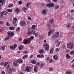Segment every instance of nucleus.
I'll return each instance as SVG.
<instances>
[{
    "mask_svg": "<svg viewBox=\"0 0 74 74\" xmlns=\"http://www.w3.org/2000/svg\"><path fill=\"white\" fill-rule=\"evenodd\" d=\"M37 58H40V54H38L37 56Z\"/></svg>",
    "mask_w": 74,
    "mask_h": 74,
    "instance_id": "nucleus-62",
    "label": "nucleus"
},
{
    "mask_svg": "<svg viewBox=\"0 0 74 74\" xmlns=\"http://www.w3.org/2000/svg\"><path fill=\"white\" fill-rule=\"evenodd\" d=\"M2 12H3L4 15H6L7 14V12L5 11H3Z\"/></svg>",
    "mask_w": 74,
    "mask_h": 74,
    "instance_id": "nucleus-47",
    "label": "nucleus"
},
{
    "mask_svg": "<svg viewBox=\"0 0 74 74\" xmlns=\"http://www.w3.org/2000/svg\"><path fill=\"white\" fill-rule=\"evenodd\" d=\"M55 5V4L53 3H48L46 5V6L47 7H53Z\"/></svg>",
    "mask_w": 74,
    "mask_h": 74,
    "instance_id": "nucleus-6",
    "label": "nucleus"
},
{
    "mask_svg": "<svg viewBox=\"0 0 74 74\" xmlns=\"http://www.w3.org/2000/svg\"><path fill=\"white\" fill-rule=\"evenodd\" d=\"M53 68H50L49 69V70L50 71H53Z\"/></svg>",
    "mask_w": 74,
    "mask_h": 74,
    "instance_id": "nucleus-43",
    "label": "nucleus"
},
{
    "mask_svg": "<svg viewBox=\"0 0 74 74\" xmlns=\"http://www.w3.org/2000/svg\"><path fill=\"white\" fill-rule=\"evenodd\" d=\"M34 38V36H32L29 38V41H31L32 40H33Z\"/></svg>",
    "mask_w": 74,
    "mask_h": 74,
    "instance_id": "nucleus-14",
    "label": "nucleus"
},
{
    "mask_svg": "<svg viewBox=\"0 0 74 74\" xmlns=\"http://www.w3.org/2000/svg\"><path fill=\"white\" fill-rule=\"evenodd\" d=\"M3 21H0V25H3Z\"/></svg>",
    "mask_w": 74,
    "mask_h": 74,
    "instance_id": "nucleus-53",
    "label": "nucleus"
},
{
    "mask_svg": "<svg viewBox=\"0 0 74 74\" xmlns=\"http://www.w3.org/2000/svg\"><path fill=\"white\" fill-rule=\"evenodd\" d=\"M7 34L9 36L5 38V40L6 41L10 39V37H12V36H14V33L12 32H7Z\"/></svg>",
    "mask_w": 74,
    "mask_h": 74,
    "instance_id": "nucleus-1",
    "label": "nucleus"
},
{
    "mask_svg": "<svg viewBox=\"0 0 74 74\" xmlns=\"http://www.w3.org/2000/svg\"><path fill=\"white\" fill-rule=\"evenodd\" d=\"M49 23L51 24H52V23H53V19H50Z\"/></svg>",
    "mask_w": 74,
    "mask_h": 74,
    "instance_id": "nucleus-32",
    "label": "nucleus"
},
{
    "mask_svg": "<svg viewBox=\"0 0 74 74\" xmlns=\"http://www.w3.org/2000/svg\"><path fill=\"white\" fill-rule=\"evenodd\" d=\"M69 54L71 55H74V50L71 51L69 53Z\"/></svg>",
    "mask_w": 74,
    "mask_h": 74,
    "instance_id": "nucleus-26",
    "label": "nucleus"
},
{
    "mask_svg": "<svg viewBox=\"0 0 74 74\" xmlns=\"http://www.w3.org/2000/svg\"><path fill=\"white\" fill-rule=\"evenodd\" d=\"M9 29L10 30H13L15 29V27H9Z\"/></svg>",
    "mask_w": 74,
    "mask_h": 74,
    "instance_id": "nucleus-22",
    "label": "nucleus"
},
{
    "mask_svg": "<svg viewBox=\"0 0 74 74\" xmlns=\"http://www.w3.org/2000/svg\"><path fill=\"white\" fill-rule=\"evenodd\" d=\"M40 66L41 67H42L43 66H44V64H42L41 65H40Z\"/></svg>",
    "mask_w": 74,
    "mask_h": 74,
    "instance_id": "nucleus-54",
    "label": "nucleus"
},
{
    "mask_svg": "<svg viewBox=\"0 0 74 74\" xmlns=\"http://www.w3.org/2000/svg\"><path fill=\"white\" fill-rule=\"evenodd\" d=\"M35 28H36V25H33L32 26V27H31V29H33V30H35Z\"/></svg>",
    "mask_w": 74,
    "mask_h": 74,
    "instance_id": "nucleus-23",
    "label": "nucleus"
},
{
    "mask_svg": "<svg viewBox=\"0 0 74 74\" xmlns=\"http://www.w3.org/2000/svg\"><path fill=\"white\" fill-rule=\"evenodd\" d=\"M30 3H27V5H26L27 7H29V6L30 5Z\"/></svg>",
    "mask_w": 74,
    "mask_h": 74,
    "instance_id": "nucleus-48",
    "label": "nucleus"
},
{
    "mask_svg": "<svg viewBox=\"0 0 74 74\" xmlns=\"http://www.w3.org/2000/svg\"><path fill=\"white\" fill-rule=\"evenodd\" d=\"M18 3L20 4H22V1H18Z\"/></svg>",
    "mask_w": 74,
    "mask_h": 74,
    "instance_id": "nucleus-60",
    "label": "nucleus"
},
{
    "mask_svg": "<svg viewBox=\"0 0 74 74\" xmlns=\"http://www.w3.org/2000/svg\"><path fill=\"white\" fill-rule=\"evenodd\" d=\"M7 12H12V9H7Z\"/></svg>",
    "mask_w": 74,
    "mask_h": 74,
    "instance_id": "nucleus-29",
    "label": "nucleus"
},
{
    "mask_svg": "<svg viewBox=\"0 0 74 74\" xmlns=\"http://www.w3.org/2000/svg\"><path fill=\"white\" fill-rule=\"evenodd\" d=\"M4 14L3 12H1L0 13V16H1V17H3V15H4Z\"/></svg>",
    "mask_w": 74,
    "mask_h": 74,
    "instance_id": "nucleus-33",
    "label": "nucleus"
},
{
    "mask_svg": "<svg viewBox=\"0 0 74 74\" xmlns=\"http://www.w3.org/2000/svg\"><path fill=\"white\" fill-rule=\"evenodd\" d=\"M52 33L49 31L48 32V36H51V35H52Z\"/></svg>",
    "mask_w": 74,
    "mask_h": 74,
    "instance_id": "nucleus-31",
    "label": "nucleus"
},
{
    "mask_svg": "<svg viewBox=\"0 0 74 74\" xmlns=\"http://www.w3.org/2000/svg\"><path fill=\"white\" fill-rule=\"evenodd\" d=\"M31 42V41H30L29 40L25 39L24 40L23 42L25 44H30Z\"/></svg>",
    "mask_w": 74,
    "mask_h": 74,
    "instance_id": "nucleus-7",
    "label": "nucleus"
},
{
    "mask_svg": "<svg viewBox=\"0 0 74 74\" xmlns=\"http://www.w3.org/2000/svg\"><path fill=\"white\" fill-rule=\"evenodd\" d=\"M13 65L14 66H15V67L17 66H18V63H17V62H13Z\"/></svg>",
    "mask_w": 74,
    "mask_h": 74,
    "instance_id": "nucleus-21",
    "label": "nucleus"
},
{
    "mask_svg": "<svg viewBox=\"0 0 74 74\" xmlns=\"http://www.w3.org/2000/svg\"><path fill=\"white\" fill-rule=\"evenodd\" d=\"M67 27H71V23H68L66 25Z\"/></svg>",
    "mask_w": 74,
    "mask_h": 74,
    "instance_id": "nucleus-24",
    "label": "nucleus"
},
{
    "mask_svg": "<svg viewBox=\"0 0 74 74\" xmlns=\"http://www.w3.org/2000/svg\"><path fill=\"white\" fill-rule=\"evenodd\" d=\"M36 64L37 66H38V65H39L40 64V63L39 62H37V63Z\"/></svg>",
    "mask_w": 74,
    "mask_h": 74,
    "instance_id": "nucleus-58",
    "label": "nucleus"
},
{
    "mask_svg": "<svg viewBox=\"0 0 74 74\" xmlns=\"http://www.w3.org/2000/svg\"><path fill=\"white\" fill-rule=\"evenodd\" d=\"M13 21H16L18 20V18H13Z\"/></svg>",
    "mask_w": 74,
    "mask_h": 74,
    "instance_id": "nucleus-41",
    "label": "nucleus"
},
{
    "mask_svg": "<svg viewBox=\"0 0 74 74\" xmlns=\"http://www.w3.org/2000/svg\"><path fill=\"white\" fill-rule=\"evenodd\" d=\"M19 50H21L22 49V46H19Z\"/></svg>",
    "mask_w": 74,
    "mask_h": 74,
    "instance_id": "nucleus-44",
    "label": "nucleus"
},
{
    "mask_svg": "<svg viewBox=\"0 0 74 74\" xmlns=\"http://www.w3.org/2000/svg\"><path fill=\"white\" fill-rule=\"evenodd\" d=\"M16 44H15L13 46H11L10 47V48L12 50H13V49H15L16 48Z\"/></svg>",
    "mask_w": 74,
    "mask_h": 74,
    "instance_id": "nucleus-9",
    "label": "nucleus"
},
{
    "mask_svg": "<svg viewBox=\"0 0 74 74\" xmlns=\"http://www.w3.org/2000/svg\"><path fill=\"white\" fill-rule=\"evenodd\" d=\"M34 35H35V37H37L38 36V34L37 33H35V34H34Z\"/></svg>",
    "mask_w": 74,
    "mask_h": 74,
    "instance_id": "nucleus-51",
    "label": "nucleus"
},
{
    "mask_svg": "<svg viewBox=\"0 0 74 74\" xmlns=\"http://www.w3.org/2000/svg\"><path fill=\"white\" fill-rule=\"evenodd\" d=\"M60 43H61V42H59L58 43V46H57V47H59V45H60Z\"/></svg>",
    "mask_w": 74,
    "mask_h": 74,
    "instance_id": "nucleus-56",
    "label": "nucleus"
},
{
    "mask_svg": "<svg viewBox=\"0 0 74 74\" xmlns=\"http://www.w3.org/2000/svg\"><path fill=\"white\" fill-rule=\"evenodd\" d=\"M66 47L65 45H63L62 48H63V49H65V48H66Z\"/></svg>",
    "mask_w": 74,
    "mask_h": 74,
    "instance_id": "nucleus-50",
    "label": "nucleus"
},
{
    "mask_svg": "<svg viewBox=\"0 0 74 74\" xmlns=\"http://www.w3.org/2000/svg\"><path fill=\"white\" fill-rule=\"evenodd\" d=\"M28 52H27V51H25L24 52V54H27Z\"/></svg>",
    "mask_w": 74,
    "mask_h": 74,
    "instance_id": "nucleus-52",
    "label": "nucleus"
},
{
    "mask_svg": "<svg viewBox=\"0 0 74 74\" xmlns=\"http://www.w3.org/2000/svg\"><path fill=\"white\" fill-rule=\"evenodd\" d=\"M15 11L16 12H19V10L17 8L16 9Z\"/></svg>",
    "mask_w": 74,
    "mask_h": 74,
    "instance_id": "nucleus-39",
    "label": "nucleus"
},
{
    "mask_svg": "<svg viewBox=\"0 0 74 74\" xmlns=\"http://www.w3.org/2000/svg\"><path fill=\"white\" fill-rule=\"evenodd\" d=\"M1 74H5V72L4 71H3L2 72Z\"/></svg>",
    "mask_w": 74,
    "mask_h": 74,
    "instance_id": "nucleus-64",
    "label": "nucleus"
},
{
    "mask_svg": "<svg viewBox=\"0 0 74 74\" xmlns=\"http://www.w3.org/2000/svg\"><path fill=\"white\" fill-rule=\"evenodd\" d=\"M7 68L8 69H10V64H8V66H7Z\"/></svg>",
    "mask_w": 74,
    "mask_h": 74,
    "instance_id": "nucleus-59",
    "label": "nucleus"
},
{
    "mask_svg": "<svg viewBox=\"0 0 74 74\" xmlns=\"http://www.w3.org/2000/svg\"><path fill=\"white\" fill-rule=\"evenodd\" d=\"M66 74H71V73L70 71H67L66 72Z\"/></svg>",
    "mask_w": 74,
    "mask_h": 74,
    "instance_id": "nucleus-46",
    "label": "nucleus"
},
{
    "mask_svg": "<svg viewBox=\"0 0 74 74\" xmlns=\"http://www.w3.org/2000/svg\"><path fill=\"white\" fill-rule=\"evenodd\" d=\"M49 61L50 63H52V59H50L49 60Z\"/></svg>",
    "mask_w": 74,
    "mask_h": 74,
    "instance_id": "nucleus-57",
    "label": "nucleus"
},
{
    "mask_svg": "<svg viewBox=\"0 0 74 74\" xmlns=\"http://www.w3.org/2000/svg\"><path fill=\"white\" fill-rule=\"evenodd\" d=\"M1 65H3V66H4V67H6L7 65L8 64V63L7 62H3L2 61L1 62Z\"/></svg>",
    "mask_w": 74,
    "mask_h": 74,
    "instance_id": "nucleus-11",
    "label": "nucleus"
},
{
    "mask_svg": "<svg viewBox=\"0 0 74 74\" xmlns=\"http://www.w3.org/2000/svg\"><path fill=\"white\" fill-rule=\"evenodd\" d=\"M47 26L48 27V30H49V29H50L51 27V25H50L49 24H47Z\"/></svg>",
    "mask_w": 74,
    "mask_h": 74,
    "instance_id": "nucleus-16",
    "label": "nucleus"
},
{
    "mask_svg": "<svg viewBox=\"0 0 74 74\" xmlns=\"http://www.w3.org/2000/svg\"><path fill=\"white\" fill-rule=\"evenodd\" d=\"M20 29L21 28L20 27H18L16 28V31H19Z\"/></svg>",
    "mask_w": 74,
    "mask_h": 74,
    "instance_id": "nucleus-42",
    "label": "nucleus"
},
{
    "mask_svg": "<svg viewBox=\"0 0 74 74\" xmlns=\"http://www.w3.org/2000/svg\"><path fill=\"white\" fill-rule=\"evenodd\" d=\"M31 33L32 34H35V32L34 31L32 30L31 31Z\"/></svg>",
    "mask_w": 74,
    "mask_h": 74,
    "instance_id": "nucleus-38",
    "label": "nucleus"
},
{
    "mask_svg": "<svg viewBox=\"0 0 74 74\" xmlns=\"http://www.w3.org/2000/svg\"><path fill=\"white\" fill-rule=\"evenodd\" d=\"M16 62L17 63H20V64H21V63H22L23 62V60H22V59L19 58L18 60H17Z\"/></svg>",
    "mask_w": 74,
    "mask_h": 74,
    "instance_id": "nucleus-10",
    "label": "nucleus"
},
{
    "mask_svg": "<svg viewBox=\"0 0 74 74\" xmlns=\"http://www.w3.org/2000/svg\"><path fill=\"white\" fill-rule=\"evenodd\" d=\"M59 36V32H57L55 33L52 36L53 38H57Z\"/></svg>",
    "mask_w": 74,
    "mask_h": 74,
    "instance_id": "nucleus-3",
    "label": "nucleus"
},
{
    "mask_svg": "<svg viewBox=\"0 0 74 74\" xmlns=\"http://www.w3.org/2000/svg\"><path fill=\"white\" fill-rule=\"evenodd\" d=\"M7 70L8 72H9V73H11V69L10 68H8L7 69Z\"/></svg>",
    "mask_w": 74,
    "mask_h": 74,
    "instance_id": "nucleus-35",
    "label": "nucleus"
},
{
    "mask_svg": "<svg viewBox=\"0 0 74 74\" xmlns=\"http://www.w3.org/2000/svg\"><path fill=\"white\" fill-rule=\"evenodd\" d=\"M42 14L44 15H46L47 14V10L45 9L42 10Z\"/></svg>",
    "mask_w": 74,
    "mask_h": 74,
    "instance_id": "nucleus-12",
    "label": "nucleus"
},
{
    "mask_svg": "<svg viewBox=\"0 0 74 74\" xmlns=\"http://www.w3.org/2000/svg\"><path fill=\"white\" fill-rule=\"evenodd\" d=\"M53 58L54 60H57L58 58V57L56 55H55L53 57Z\"/></svg>",
    "mask_w": 74,
    "mask_h": 74,
    "instance_id": "nucleus-17",
    "label": "nucleus"
},
{
    "mask_svg": "<svg viewBox=\"0 0 74 74\" xmlns=\"http://www.w3.org/2000/svg\"><path fill=\"white\" fill-rule=\"evenodd\" d=\"M55 10H58L59 8V6L58 5H56L55 7Z\"/></svg>",
    "mask_w": 74,
    "mask_h": 74,
    "instance_id": "nucleus-28",
    "label": "nucleus"
},
{
    "mask_svg": "<svg viewBox=\"0 0 74 74\" xmlns=\"http://www.w3.org/2000/svg\"><path fill=\"white\" fill-rule=\"evenodd\" d=\"M44 58V55L41 54L40 55V58Z\"/></svg>",
    "mask_w": 74,
    "mask_h": 74,
    "instance_id": "nucleus-40",
    "label": "nucleus"
},
{
    "mask_svg": "<svg viewBox=\"0 0 74 74\" xmlns=\"http://www.w3.org/2000/svg\"><path fill=\"white\" fill-rule=\"evenodd\" d=\"M53 50H54V49L53 48H51L50 49V53H51V54H52L53 53Z\"/></svg>",
    "mask_w": 74,
    "mask_h": 74,
    "instance_id": "nucleus-19",
    "label": "nucleus"
},
{
    "mask_svg": "<svg viewBox=\"0 0 74 74\" xmlns=\"http://www.w3.org/2000/svg\"><path fill=\"white\" fill-rule=\"evenodd\" d=\"M8 7H13V4L12 3L9 4L8 5Z\"/></svg>",
    "mask_w": 74,
    "mask_h": 74,
    "instance_id": "nucleus-34",
    "label": "nucleus"
},
{
    "mask_svg": "<svg viewBox=\"0 0 74 74\" xmlns=\"http://www.w3.org/2000/svg\"><path fill=\"white\" fill-rule=\"evenodd\" d=\"M67 47L69 48H70V49H72L73 47V42H70L67 44Z\"/></svg>",
    "mask_w": 74,
    "mask_h": 74,
    "instance_id": "nucleus-2",
    "label": "nucleus"
},
{
    "mask_svg": "<svg viewBox=\"0 0 74 74\" xmlns=\"http://www.w3.org/2000/svg\"><path fill=\"white\" fill-rule=\"evenodd\" d=\"M27 9H28L27 8L24 7L22 8V11H23L24 12H26V10H27Z\"/></svg>",
    "mask_w": 74,
    "mask_h": 74,
    "instance_id": "nucleus-13",
    "label": "nucleus"
},
{
    "mask_svg": "<svg viewBox=\"0 0 74 74\" xmlns=\"http://www.w3.org/2000/svg\"><path fill=\"white\" fill-rule=\"evenodd\" d=\"M27 55H24L23 56L22 58V59H26V58H27Z\"/></svg>",
    "mask_w": 74,
    "mask_h": 74,
    "instance_id": "nucleus-25",
    "label": "nucleus"
},
{
    "mask_svg": "<svg viewBox=\"0 0 74 74\" xmlns=\"http://www.w3.org/2000/svg\"><path fill=\"white\" fill-rule=\"evenodd\" d=\"M44 50L43 49H41L39 51V53H44Z\"/></svg>",
    "mask_w": 74,
    "mask_h": 74,
    "instance_id": "nucleus-20",
    "label": "nucleus"
},
{
    "mask_svg": "<svg viewBox=\"0 0 74 74\" xmlns=\"http://www.w3.org/2000/svg\"><path fill=\"white\" fill-rule=\"evenodd\" d=\"M21 25L23 26H25L26 25V22L24 21H22L20 22Z\"/></svg>",
    "mask_w": 74,
    "mask_h": 74,
    "instance_id": "nucleus-8",
    "label": "nucleus"
},
{
    "mask_svg": "<svg viewBox=\"0 0 74 74\" xmlns=\"http://www.w3.org/2000/svg\"><path fill=\"white\" fill-rule=\"evenodd\" d=\"M25 70L27 72H30L32 70V67L31 66H26L25 68Z\"/></svg>",
    "mask_w": 74,
    "mask_h": 74,
    "instance_id": "nucleus-5",
    "label": "nucleus"
},
{
    "mask_svg": "<svg viewBox=\"0 0 74 74\" xmlns=\"http://www.w3.org/2000/svg\"><path fill=\"white\" fill-rule=\"evenodd\" d=\"M71 12L72 13H73V12H74V10L73 9H72L71 10Z\"/></svg>",
    "mask_w": 74,
    "mask_h": 74,
    "instance_id": "nucleus-55",
    "label": "nucleus"
},
{
    "mask_svg": "<svg viewBox=\"0 0 74 74\" xmlns=\"http://www.w3.org/2000/svg\"><path fill=\"white\" fill-rule=\"evenodd\" d=\"M33 57V56L32 55H31L29 56V58H30L31 59V58H32Z\"/></svg>",
    "mask_w": 74,
    "mask_h": 74,
    "instance_id": "nucleus-61",
    "label": "nucleus"
},
{
    "mask_svg": "<svg viewBox=\"0 0 74 74\" xmlns=\"http://www.w3.org/2000/svg\"><path fill=\"white\" fill-rule=\"evenodd\" d=\"M32 35V32H31L29 31L27 33V35L28 36H31Z\"/></svg>",
    "mask_w": 74,
    "mask_h": 74,
    "instance_id": "nucleus-37",
    "label": "nucleus"
},
{
    "mask_svg": "<svg viewBox=\"0 0 74 74\" xmlns=\"http://www.w3.org/2000/svg\"><path fill=\"white\" fill-rule=\"evenodd\" d=\"M38 70V67L36 66H35L34 70V71L35 72H37V71Z\"/></svg>",
    "mask_w": 74,
    "mask_h": 74,
    "instance_id": "nucleus-15",
    "label": "nucleus"
},
{
    "mask_svg": "<svg viewBox=\"0 0 74 74\" xmlns=\"http://www.w3.org/2000/svg\"><path fill=\"white\" fill-rule=\"evenodd\" d=\"M5 46H3L1 48L2 50L3 51H4V49H5Z\"/></svg>",
    "mask_w": 74,
    "mask_h": 74,
    "instance_id": "nucleus-45",
    "label": "nucleus"
},
{
    "mask_svg": "<svg viewBox=\"0 0 74 74\" xmlns=\"http://www.w3.org/2000/svg\"><path fill=\"white\" fill-rule=\"evenodd\" d=\"M66 57L67 58V59H69L71 58V56L69 55V54H67L66 56Z\"/></svg>",
    "mask_w": 74,
    "mask_h": 74,
    "instance_id": "nucleus-18",
    "label": "nucleus"
},
{
    "mask_svg": "<svg viewBox=\"0 0 74 74\" xmlns=\"http://www.w3.org/2000/svg\"><path fill=\"white\" fill-rule=\"evenodd\" d=\"M44 47H45V49L46 51L49 50V45L47 43H45L43 45Z\"/></svg>",
    "mask_w": 74,
    "mask_h": 74,
    "instance_id": "nucleus-4",
    "label": "nucleus"
},
{
    "mask_svg": "<svg viewBox=\"0 0 74 74\" xmlns=\"http://www.w3.org/2000/svg\"><path fill=\"white\" fill-rule=\"evenodd\" d=\"M10 24L8 23V22H7L6 23V26H10Z\"/></svg>",
    "mask_w": 74,
    "mask_h": 74,
    "instance_id": "nucleus-49",
    "label": "nucleus"
},
{
    "mask_svg": "<svg viewBox=\"0 0 74 74\" xmlns=\"http://www.w3.org/2000/svg\"><path fill=\"white\" fill-rule=\"evenodd\" d=\"M68 18H70L71 17H70V15H68Z\"/></svg>",
    "mask_w": 74,
    "mask_h": 74,
    "instance_id": "nucleus-63",
    "label": "nucleus"
},
{
    "mask_svg": "<svg viewBox=\"0 0 74 74\" xmlns=\"http://www.w3.org/2000/svg\"><path fill=\"white\" fill-rule=\"evenodd\" d=\"M31 62L32 63H33V64H35V63H36V61L35 60L31 61Z\"/></svg>",
    "mask_w": 74,
    "mask_h": 74,
    "instance_id": "nucleus-30",
    "label": "nucleus"
},
{
    "mask_svg": "<svg viewBox=\"0 0 74 74\" xmlns=\"http://www.w3.org/2000/svg\"><path fill=\"white\" fill-rule=\"evenodd\" d=\"M5 0H0V3H5Z\"/></svg>",
    "mask_w": 74,
    "mask_h": 74,
    "instance_id": "nucleus-27",
    "label": "nucleus"
},
{
    "mask_svg": "<svg viewBox=\"0 0 74 74\" xmlns=\"http://www.w3.org/2000/svg\"><path fill=\"white\" fill-rule=\"evenodd\" d=\"M54 31H55V29H51L49 31H50V32H51L52 33H53V32H54Z\"/></svg>",
    "mask_w": 74,
    "mask_h": 74,
    "instance_id": "nucleus-36",
    "label": "nucleus"
}]
</instances>
